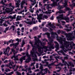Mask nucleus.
<instances>
[{
  "label": "nucleus",
  "mask_w": 75,
  "mask_h": 75,
  "mask_svg": "<svg viewBox=\"0 0 75 75\" xmlns=\"http://www.w3.org/2000/svg\"><path fill=\"white\" fill-rule=\"evenodd\" d=\"M34 37V39L35 41V43L34 45H33V42H29V43L32 45V47H33L32 50H31V51H30V55L29 54L28 52H27L26 53V56L28 57V58L26 60V61H25V62H26V63H28L31 61V56L32 57V59L33 61L34 62H35V61H37V57L36 54H37L38 56H40V53H38L37 51V48H38V51L39 52L41 53V48H42V47L41 46H40L39 45V43L41 45H44L46 44L45 42H43V43H42L39 39H37V40L36 36H35Z\"/></svg>",
  "instance_id": "nucleus-1"
},
{
  "label": "nucleus",
  "mask_w": 75,
  "mask_h": 75,
  "mask_svg": "<svg viewBox=\"0 0 75 75\" xmlns=\"http://www.w3.org/2000/svg\"><path fill=\"white\" fill-rule=\"evenodd\" d=\"M65 40V38L63 39L62 38L59 37L57 35V40L60 42V44L61 45L60 47L62 48L64 52H66L67 51V48L69 47L70 44L71 46L75 45V44H74L73 42H67V41Z\"/></svg>",
  "instance_id": "nucleus-2"
},
{
  "label": "nucleus",
  "mask_w": 75,
  "mask_h": 75,
  "mask_svg": "<svg viewBox=\"0 0 75 75\" xmlns=\"http://www.w3.org/2000/svg\"><path fill=\"white\" fill-rule=\"evenodd\" d=\"M45 34H47V38L49 41V42L48 43V47L49 49H47V47H46V46H43V48L45 49V50H44L45 52H47V51H51L52 49H54V47L53 43V39H51V38H50V33H46L42 34V35H45Z\"/></svg>",
  "instance_id": "nucleus-3"
},
{
  "label": "nucleus",
  "mask_w": 75,
  "mask_h": 75,
  "mask_svg": "<svg viewBox=\"0 0 75 75\" xmlns=\"http://www.w3.org/2000/svg\"><path fill=\"white\" fill-rule=\"evenodd\" d=\"M62 33L66 35V37L67 38L68 40H73L74 38L75 40V30L72 33H69L68 34L63 31H62Z\"/></svg>",
  "instance_id": "nucleus-4"
},
{
  "label": "nucleus",
  "mask_w": 75,
  "mask_h": 75,
  "mask_svg": "<svg viewBox=\"0 0 75 75\" xmlns=\"http://www.w3.org/2000/svg\"><path fill=\"white\" fill-rule=\"evenodd\" d=\"M64 60H62V62L64 64V65L65 66L64 68L65 69H67V67H66V65L67 66L68 69H69V66H71L73 67H74V64L72 63H71V62H69V64L67 62H65V59H68L67 56L64 57Z\"/></svg>",
  "instance_id": "nucleus-5"
},
{
  "label": "nucleus",
  "mask_w": 75,
  "mask_h": 75,
  "mask_svg": "<svg viewBox=\"0 0 75 75\" xmlns=\"http://www.w3.org/2000/svg\"><path fill=\"white\" fill-rule=\"evenodd\" d=\"M25 69H22V71H26V72H27L28 71L27 74V75H36L35 73H33L32 74H31V73H32V71H31V69L30 67H28V66H25Z\"/></svg>",
  "instance_id": "nucleus-6"
},
{
  "label": "nucleus",
  "mask_w": 75,
  "mask_h": 75,
  "mask_svg": "<svg viewBox=\"0 0 75 75\" xmlns=\"http://www.w3.org/2000/svg\"><path fill=\"white\" fill-rule=\"evenodd\" d=\"M11 50L13 52L14 55L11 57V59H13V58H14V60L15 61V64H16V63H17V60H18V55L16 56L15 54L16 53H17L18 52H16L15 50H14L13 49H11Z\"/></svg>",
  "instance_id": "nucleus-7"
},
{
  "label": "nucleus",
  "mask_w": 75,
  "mask_h": 75,
  "mask_svg": "<svg viewBox=\"0 0 75 75\" xmlns=\"http://www.w3.org/2000/svg\"><path fill=\"white\" fill-rule=\"evenodd\" d=\"M8 5L10 6L9 7L6 8V9H5V10L6 11L7 13H10L11 11H12L13 10L14 8L13 6H12L11 3H10Z\"/></svg>",
  "instance_id": "nucleus-8"
},
{
  "label": "nucleus",
  "mask_w": 75,
  "mask_h": 75,
  "mask_svg": "<svg viewBox=\"0 0 75 75\" xmlns=\"http://www.w3.org/2000/svg\"><path fill=\"white\" fill-rule=\"evenodd\" d=\"M21 39H19L18 38H17V39H16V41H17L18 42L17 43H16L14 44V45L13 46V48H16L17 51H18V50H19V49L18 47L17 48V45H18L19 44V42H21Z\"/></svg>",
  "instance_id": "nucleus-9"
},
{
  "label": "nucleus",
  "mask_w": 75,
  "mask_h": 75,
  "mask_svg": "<svg viewBox=\"0 0 75 75\" xmlns=\"http://www.w3.org/2000/svg\"><path fill=\"white\" fill-rule=\"evenodd\" d=\"M44 70L45 71V72L43 73H42L41 72H39L38 73H37V75H40L41 74H42V75H45V74H47V72H48L49 73H50L49 70H48L47 68H46Z\"/></svg>",
  "instance_id": "nucleus-10"
},
{
  "label": "nucleus",
  "mask_w": 75,
  "mask_h": 75,
  "mask_svg": "<svg viewBox=\"0 0 75 75\" xmlns=\"http://www.w3.org/2000/svg\"><path fill=\"white\" fill-rule=\"evenodd\" d=\"M35 20L36 19L35 18H34V17H32V21H28L27 22V24H32L33 23L34 24H36V22L35 21Z\"/></svg>",
  "instance_id": "nucleus-11"
},
{
  "label": "nucleus",
  "mask_w": 75,
  "mask_h": 75,
  "mask_svg": "<svg viewBox=\"0 0 75 75\" xmlns=\"http://www.w3.org/2000/svg\"><path fill=\"white\" fill-rule=\"evenodd\" d=\"M10 47H8L6 48V49H5V50H4V54L6 55V54H8L10 50Z\"/></svg>",
  "instance_id": "nucleus-12"
},
{
  "label": "nucleus",
  "mask_w": 75,
  "mask_h": 75,
  "mask_svg": "<svg viewBox=\"0 0 75 75\" xmlns=\"http://www.w3.org/2000/svg\"><path fill=\"white\" fill-rule=\"evenodd\" d=\"M65 27H67V28H69V29L67 28H64V30H66L67 31H71V30L72 27L71 26H70V27H69V24H67V25H65Z\"/></svg>",
  "instance_id": "nucleus-13"
},
{
  "label": "nucleus",
  "mask_w": 75,
  "mask_h": 75,
  "mask_svg": "<svg viewBox=\"0 0 75 75\" xmlns=\"http://www.w3.org/2000/svg\"><path fill=\"white\" fill-rule=\"evenodd\" d=\"M16 2V4L17 7H19L20 4L19 3L20 2V0H14Z\"/></svg>",
  "instance_id": "nucleus-14"
},
{
  "label": "nucleus",
  "mask_w": 75,
  "mask_h": 75,
  "mask_svg": "<svg viewBox=\"0 0 75 75\" xmlns=\"http://www.w3.org/2000/svg\"><path fill=\"white\" fill-rule=\"evenodd\" d=\"M37 16H38L37 18L38 20V21L39 22H40V23L41 21L40 20H41V19H43V18H42V14H40V15H39L38 16V15H37Z\"/></svg>",
  "instance_id": "nucleus-15"
},
{
  "label": "nucleus",
  "mask_w": 75,
  "mask_h": 75,
  "mask_svg": "<svg viewBox=\"0 0 75 75\" xmlns=\"http://www.w3.org/2000/svg\"><path fill=\"white\" fill-rule=\"evenodd\" d=\"M27 0H23L21 3V8H23L24 7L23 5L26 3V1Z\"/></svg>",
  "instance_id": "nucleus-16"
},
{
  "label": "nucleus",
  "mask_w": 75,
  "mask_h": 75,
  "mask_svg": "<svg viewBox=\"0 0 75 75\" xmlns=\"http://www.w3.org/2000/svg\"><path fill=\"white\" fill-rule=\"evenodd\" d=\"M26 57V56H24L23 57H21V58L19 59V61L21 62L20 64H22V62H23V60H25Z\"/></svg>",
  "instance_id": "nucleus-17"
},
{
  "label": "nucleus",
  "mask_w": 75,
  "mask_h": 75,
  "mask_svg": "<svg viewBox=\"0 0 75 75\" xmlns=\"http://www.w3.org/2000/svg\"><path fill=\"white\" fill-rule=\"evenodd\" d=\"M46 25L47 27H48L49 25L51 28H55L56 27L55 26H54L53 24H51V23H49L47 25Z\"/></svg>",
  "instance_id": "nucleus-18"
},
{
  "label": "nucleus",
  "mask_w": 75,
  "mask_h": 75,
  "mask_svg": "<svg viewBox=\"0 0 75 75\" xmlns=\"http://www.w3.org/2000/svg\"><path fill=\"white\" fill-rule=\"evenodd\" d=\"M14 73V71H12V72L8 73V74L6 73H1L0 75H5V74L6 75H12V74H13Z\"/></svg>",
  "instance_id": "nucleus-19"
},
{
  "label": "nucleus",
  "mask_w": 75,
  "mask_h": 75,
  "mask_svg": "<svg viewBox=\"0 0 75 75\" xmlns=\"http://www.w3.org/2000/svg\"><path fill=\"white\" fill-rule=\"evenodd\" d=\"M54 42L55 44V47L56 48V50H58L59 49V44H58V43L57 42Z\"/></svg>",
  "instance_id": "nucleus-20"
},
{
  "label": "nucleus",
  "mask_w": 75,
  "mask_h": 75,
  "mask_svg": "<svg viewBox=\"0 0 75 75\" xmlns=\"http://www.w3.org/2000/svg\"><path fill=\"white\" fill-rule=\"evenodd\" d=\"M30 1L31 2V4L32 6H34L36 3V0H34V1H33V0H30Z\"/></svg>",
  "instance_id": "nucleus-21"
},
{
  "label": "nucleus",
  "mask_w": 75,
  "mask_h": 75,
  "mask_svg": "<svg viewBox=\"0 0 75 75\" xmlns=\"http://www.w3.org/2000/svg\"><path fill=\"white\" fill-rule=\"evenodd\" d=\"M72 2L73 3L72 4H71L70 6L73 8L74 6H75V0H72Z\"/></svg>",
  "instance_id": "nucleus-22"
},
{
  "label": "nucleus",
  "mask_w": 75,
  "mask_h": 75,
  "mask_svg": "<svg viewBox=\"0 0 75 75\" xmlns=\"http://www.w3.org/2000/svg\"><path fill=\"white\" fill-rule=\"evenodd\" d=\"M16 14H15L13 16H9L8 17H7L8 18H12V19H13L14 18H15L16 17Z\"/></svg>",
  "instance_id": "nucleus-23"
},
{
  "label": "nucleus",
  "mask_w": 75,
  "mask_h": 75,
  "mask_svg": "<svg viewBox=\"0 0 75 75\" xmlns=\"http://www.w3.org/2000/svg\"><path fill=\"white\" fill-rule=\"evenodd\" d=\"M66 13L65 11H64L63 10H60L59 11H57L56 13V14H58V13Z\"/></svg>",
  "instance_id": "nucleus-24"
},
{
  "label": "nucleus",
  "mask_w": 75,
  "mask_h": 75,
  "mask_svg": "<svg viewBox=\"0 0 75 75\" xmlns=\"http://www.w3.org/2000/svg\"><path fill=\"white\" fill-rule=\"evenodd\" d=\"M15 28V25H11V27L10 28V30H13V31H14Z\"/></svg>",
  "instance_id": "nucleus-25"
},
{
  "label": "nucleus",
  "mask_w": 75,
  "mask_h": 75,
  "mask_svg": "<svg viewBox=\"0 0 75 75\" xmlns=\"http://www.w3.org/2000/svg\"><path fill=\"white\" fill-rule=\"evenodd\" d=\"M4 2H6V0H2L1 1H0V4H3L4 5H5V3L4 2Z\"/></svg>",
  "instance_id": "nucleus-26"
},
{
  "label": "nucleus",
  "mask_w": 75,
  "mask_h": 75,
  "mask_svg": "<svg viewBox=\"0 0 75 75\" xmlns=\"http://www.w3.org/2000/svg\"><path fill=\"white\" fill-rule=\"evenodd\" d=\"M9 65L8 64H7L6 66L8 67H9L10 66H12V64L11 63V60H9Z\"/></svg>",
  "instance_id": "nucleus-27"
},
{
  "label": "nucleus",
  "mask_w": 75,
  "mask_h": 75,
  "mask_svg": "<svg viewBox=\"0 0 75 75\" xmlns=\"http://www.w3.org/2000/svg\"><path fill=\"white\" fill-rule=\"evenodd\" d=\"M21 17V16H18L17 17H16V20L18 21V20H20Z\"/></svg>",
  "instance_id": "nucleus-28"
},
{
  "label": "nucleus",
  "mask_w": 75,
  "mask_h": 75,
  "mask_svg": "<svg viewBox=\"0 0 75 75\" xmlns=\"http://www.w3.org/2000/svg\"><path fill=\"white\" fill-rule=\"evenodd\" d=\"M50 61H52V62H53V61H54V59H52V56H50Z\"/></svg>",
  "instance_id": "nucleus-29"
},
{
  "label": "nucleus",
  "mask_w": 75,
  "mask_h": 75,
  "mask_svg": "<svg viewBox=\"0 0 75 75\" xmlns=\"http://www.w3.org/2000/svg\"><path fill=\"white\" fill-rule=\"evenodd\" d=\"M60 65L61 66H64L63 64H62V63H59V64H57V65H56V66H60Z\"/></svg>",
  "instance_id": "nucleus-30"
},
{
  "label": "nucleus",
  "mask_w": 75,
  "mask_h": 75,
  "mask_svg": "<svg viewBox=\"0 0 75 75\" xmlns=\"http://www.w3.org/2000/svg\"><path fill=\"white\" fill-rule=\"evenodd\" d=\"M47 30V28H46V27L43 28L42 31H46Z\"/></svg>",
  "instance_id": "nucleus-31"
},
{
  "label": "nucleus",
  "mask_w": 75,
  "mask_h": 75,
  "mask_svg": "<svg viewBox=\"0 0 75 75\" xmlns=\"http://www.w3.org/2000/svg\"><path fill=\"white\" fill-rule=\"evenodd\" d=\"M5 71L6 72H8V71H10V70L9 69H6L5 70Z\"/></svg>",
  "instance_id": "nucleus-32"
},
{
  "label": "nucleus",
  "mask_w": 75,
  "mask_h": 75,
  "mask_svg": "<svg viewBox=\"0 0 75 75\" xmlns=\"http://www.w3.org/2000/svg\"><path fill=\"white\" fill-rule=\"evenodd\" d=\"M70 18H71V21H72V20H74V17L73 16V15H72V16H70Z\"/></svg>",
  "instance_id": "nucleus-33"
},
{
  "label": "nucleus",
  "mask_w": 75,
  "mask_h": 75,
  "mask_svg": "<svg viewBox=\"0 0 75 75\" xmlns=\"http://www.w3.org/2000/svg\"><path fill=\"white\" fill-rule=\"evenodd\" d=\"M7 6H3L1 7V8H2V10H4L5 8Z\"/></svg>",
  "instance_id": "nucleus-34"
},
{
  "label": "nucleus",
  "mask_w": 75,
  "mask_h": 75,
  "mask_svg": "<svg viewBox=\"0 0 75 75\" xmlns=\"http://www.w3.org/2000/svg\"><path fill=\"white\" fill-rule=\"evenodd\" d=\"M43 25H44V24L43 23V24H42L41 26H40V28H42V30H43L42 29H43V28H44V27H43Z\"/></svg>",
  "instance_id": "nucleus-35"
},
{
  "label": "nucleus",
  "mask_w": 75,
  "mask_h": 75,
  "mask_svg": "<svg viewBox=\"0 0 75 75\" xmlns=\"http://www.w3.org/2000/svg\"><path fill=\"white\" fill-rule=\"evenodd\" d=\"M11 66L12 67V69H14L16 66V64H14V65H13V64H12Z\"/></svg>",
  "instance_id": "nucleus-36"
},
{
  "label": "nucleus",
  "mask_w": 75,
  "mask_h": 75,
  "mask_svg": "<svg viewBox=\"0 0 75 75\" xmlns=\"http://www.w3.org/2000/svg\"><path fill=\"white\" fill-rule=\"evenodd\" d=\"M58 69H59V70H57V72H59V71H60V70H61V67H57Z\"/></svg>",
  "instance_id": "nucleus-37"
},
{
  "label": "nucleus",
  "mask_w": 75,
  "mask_h": 75,
  "mask_svg": "<svg viewBox=\"0 0 75 75\" xmlns=\"http://www.w3.org/2000/svg\"><path fill=\"white\" fill-rule=\"evenodd\" d=\"M16 69H15L14 70V71H17L19 67L18 66H16Z\"/></svg>",
  "instance_id": "nucleus-38"
},
{
  "label": "nucleus",
  "mask_w": 75,
  "mask_h": 75,
  "mask_svg": "<svg viewBox=\"0 0 75 75\" xmlns=\"http://www.w3.org/2000/svg\"><path fill=\"white\" fill-rule=\"evenodd\" d=\"M33 29L34 30H37L38 29V27L37 26L33 28Z\"/></svg>",
  "instance_id": "nucleus-39"
},
{
  "label": "nucleus",
  "mask_w": 75,
  "mask_h": 75,
  "mask_svg": "<svg viewBox=\"0 0 75 75\" xmlns=\"http://www.w3.org/2000/svg\"><path fill=\"white\" fill-rule=\"evenodd\" d=\"M57 25L58 26H59V28H63L62 26L61 25L59 24H57Z\"/></svg>",
  "instance_id": "nucleus-40"
},
{
  "label": "nucleus",
  "mask_w": 75,
  "mask_h": 75,
  "mask_svg": "<svg viewBox=\"0 0 75 75\" xmlns=\"http://www.w3.org/2000/svg\"><path fill=\"white\" fill-rule=\"evenodd\" d=\"M17 33L18 35H21V34L20 33V31H17Z\"/></svg>",
  "instance_id": "nucleus-41"
},
{
  "label": "nucleus",
  "mask_w": 75,
  "mask_h": 75,
  "mask_svg": "<svg viewBox=\"0 0 75 75\" xmlns=\"http://www.w3.org/2000/svg\"><path fill=\"white\" fill-rule=\"evenodd\" d=\"M59 56H58V57H56L55 59L57 62H58V59H59Z\"/></svg>",
  "instance_id": "nucleus-42"
},
{
  "label": "nucleus",
  "mask_w": 75,
  "mask_h": 75,
  "mask_svg": "<svg viewBox=\"0 0 75 75\" xmlns=\"http://www.w3.org/2000/svg\"><path fill=\"white\" fill-rule=\"evenodd\" d=\"M39 64V63H36V68L38 69L39 67L38 65Z\"/></svg>",
  "instance_id": "nucleus-43"
},
{
  "label": "nucleus",
  "mask_w": 75,
  "mask_h": 75,
  "mask_svg": "<svg viewBox=\"0 0 75 75\" xmlns=\"http://www.w3.org/2000/svg\"><path fill=\"white\" fill-rule=\"evenodd\" d=\"M35 64V62H34L33 63H31V66H34V64Z\"/></svg>",
  "instance_id": "nucleus-44"
},
{
  "label": "nucleus",
  "mask_w": 75,
  "mask_h": 75,
  "mask_svg": "<svg viewBox=\"0 0 75 75\" xmlns=\"http://www.w3.org/2000/svg\"><path fill=\"white\" fill-rule=\"evenodd\" d=\"M16 74L17 75H21V73H20L19 72H18V71H17Z\"/></svg>",
  "instance_id": "nucleus-45"
},
{
  "label": "nucleus",
  "mask_w": 75,
  "mask_h": 75,
  "mask_svg": "<svg viewBox=\"0 0 75 75\" xmlns=\"http://www.w3.org/2000/svg\"><path fill=\"white\" fill-rule=\"evenodd\" d=\"M74 24H75V22H74L73 23H71V25H72L73 26L74 28H75Z\"/></svg>",
  "instance_id": "nucleus-46"
},
{
  "label": "nucleus",
  "mask_w": 75,
  "mask_h": 75,
  "mask_svg": "<svg viewBox=\"0 0 75 75\" xmlns=\"http://www.w3.org/2000/svg\"><path fill=\"white\" fill-rule=\"evenodd\" d=\"M10 42H11V39L10 40L8 41V42H7L6 43L7 44H9V43H10Z\"/></svg>",
  "instance_id": "nucleus-47"
},
{
  "label": "nucleus",
  "mask_w": 75,
  "mask_h": 75,
  "mask_svg": "<svg viewBox=\"0 0 75 75\" xmlns=\"http://www.w3.org/2000/svg\"><path fill=\"white\" fill-rule=\"evenodd\" d=\"M39 5L41 7H42V3L41 2H39Z\"/></svg>",
  "instance_id": "nucleus-48"
},
{
  "label": "nucleus",
  "mask_w": 75,
  "mask_h": 75,
  "mask_svg": "<svg viewBox=\"0 0 75 75\" xmlns=\"http://www.w3.org/2000/svg\"><path fill=\"white\" fill-rule=\"evenodd\" d=\"M45 63H46V66H48V64H49L48 62H45Z\"/></svg>",
  "instance_id": "nucleus-49"
},
{
  "label": "nucleus",
  "mask_w": 75,
  "mask_h": 75,
  "mask_svg": "<svg viewBox=\"0 0 75 75\" xmlns=\"http://www.w3.org/2000/svg\"><path fill=\"white\" fill-rule=\"evenodd\" d=\"M41 7V8L42 9V10H44L45 11L46 9H45V6H44V8H43V7Z\"/></svg>",
  "instance_id": "nucleus-50"
},
{
  "label": "nucleus",
  "mask_w": 75,
  "mask_h": 75,
  "mask_svg": "<svg viewBox=\"0 0 75 75\" xmlns=\"http://www.w3.org/2000/svg\"><path fill=\"white\" fill-rule=\"evenodd\" d=\"M62 24L63 25H64L65 24V21H62Z\"/></svg>",
  "instance_id": "nucleus-51"
},
{
  "label": "nucleus",
  "mask_w": 75,
  "mask_h": 75,
  "mask_svg": "<svg viewBox=\"0 0 75 75\" xmlns=\"http://www.w3.org/2000/svg\"><path fill=\"white\" fill-rule=\"evenodd\" d=\"M3 20H0V24H2L3 23Z\"/></svg>",
  "instance_id": "nucleus-52"
},
{
  "label": "nucleus",
  "mask_w": 75,
  "mask_h": 75,
  "mask_svg": "<svg viewBox=\"0 0 75 75\" xmlns=\"http://www.w3.org/2000/svg\"><path fill=\"white\" fill-rule=\"evenodd\" d=\"M9 28V27H6V31H7L8 30Z\"/></svg>",
  "instance_id": "nucleus-53"
},
{
  "label": "nucleus",
  "mask_w": 75,
  "mask_h": 75,
  "mask_svg": "<svg viewBox=\"0 0 75 75\" xmlns=\"http://www.w3.org/2000/svg\"><path fill=\"white\" fill-rule=\"evenodd\" d=\"M50 18L51 20H53L54 19V16H52V17H51Z\"/></svg>",
  "instance_id": "nucleus-54"
},
{
  "label": "nucleus",
  "mask_w": 75,
  "mask_h": 75,
  "mask_svg": "<svg viewBox=\"0 0 75 75\" xmlns=\"http://www.w3.org/2000/svg\"><path fill=\"white\" fill-rule=\"evenodd\" d=\"M57 33L58 34H59L60 33H61L60 30H59L57 31Z\"/></svg>",
  "instance_id": "nucleus-55"
},
{
  "label": "nucleus",
  "mask_w": 75,
  "mask_h": 75,
  "mask_svg": "<svg viewBox=\"0 0 75 75\" xmlns=\"http://www.w3.org/2000/svg\"><path fill=\"white\" fill-rule=\"evenodd\" d=\"M4 26H5V27H7V26H8V25L7 24H6L5 23L4 24Z\"/></svg>",
  "instance_id": "nucleus-56"
},
{
  "label": "nucleus",
  "mask_w": 75,
  "mask_h": 75,
  "mask_svg": "<svg viewBox=\"0 0 75 75\" xmlns=\"http://www.w3.org/2000/svg\"><path fill=\"white\" fill-rule=\"evenodd\" d=\"M43 41H47V42H48V41H47V39H43Z\"/></svg>",
  "instance_id": "nucleus-57"
},
{
  "label": "nucleus",
  "mask_w": 75,
  "mask_h": 75,
  "mask_svg": "<svg viewBox=\"0 0 75 75\" xmlns=\"http://www.w3.org/2000/svg\"><path fill=\"white\" fill-rule=\"evenodd\" d=\"M25 44V42L24 41H23L22 42V45H24Z\"/></svg>",
  "instance_id": "nucleus-58"
},
{
  "label": "nucleus",
  "mask_w": 75,
  "mask_h": 75,
  "mask_svg": "<svg viewBox=\"0 0 75 75\" xmlns=\"http://www.w3.org/2000/svg\"><path fill=\"white\" fill-rule=\"evenodd\" d=\"M23 25L22 24H19V26L21 27H22Z\"/></svg>",
  "instance_id": "nucleus-59"
},
{
  "label": "nucleus",
  "mask_w": 75,
  "mask_h": 75,
  "mask_svg": "<svg viewBox=\"0 0 75 75\" xmlns=\"http://www.w3.org/2000/svg\"><path fill=\"white\" fill-rule=\"evenodd\" d=\"M15 23L16 24H19L20 23L19 21H18V22H15Z\"/></svg>",
  "instance_id": "nucleus-60"
},
{
  "label": "nucleus",
  "mask_w": 75,
  "mask_h": 75,
  "mask_svg": "<svg viewBox=\"0 0 75 75\" xmlns=\"http://www.w3.org/2000/svg\"><path fill=\"white\" fill-rule=\"evenodd\" d=\"M30 47V46L29 45H28V48L27 49L28 50H29Z\"/></svg>",
  "instance_id": "nucleus-61"
},
{
  "label": "nucleus",
  "mask_w": 75,
  "mask_h": 75,
  "mask_svg": "<svg viewBox=\"0 0 75 75\" xmlns=\"http://www.w3.org/2000/svg\"><path fill=\"white\" fill-rule=\"evenodd\" d=\"M14 44H11V45H10V46L11 47H12V45H13V47H14Z\"/></svg>",
  "instance_id": "nucleus-62"
},
{
  "label": "nucleus",
  "mask_w": 75,
  "mask_h": 75,
  "mask_svg": "<svg viewBox=\"0 0 75 75\" xmlns=\"http://www.w3.org/2000/svg\"><path fill=\"white\" fill-rule=\"evenodd\" d=\"M13 41H14L13 40H12V39H11V42H13Z\"/></svg>",
  "instance_id": "nucleus-63"
},
{
  "label": "nucleus",
  "mask_w": 75,
  "mask_h": 75,
  "mask_svg": "<svg viewBox=\"0 0 75 75\" xmlns=\"http://www.w3.org/2000/svg\"><path fill=\"white\" fill-rule=\"evenodd\" d=\"M73 62H74V64H75V60H73Z\"/></svg>",
  "instance_id": "nucleus-64"
}]
</instances>
